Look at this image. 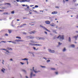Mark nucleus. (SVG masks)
Masks as SVG:
<instances>
[{
    "mask_svg": "<svg viewBox=\"0 0 78 78\" xmlns=\"http://www.w3.org/2000/svg\"><path fill=\"white\" fill-rule=\"evenodd\" d=\"M41 67H42V68L46 67H45V66H41Z\"/></svg>",
    "mask_w": 78,
    "mask_h": 78,
    "instance_id": "nucleus-48",
    "label": "nucleus"
},
{
    "mask_svg": "<svg viewBox=\"0 0 78 78\" xmlns=\"http://www.w3.org/2000/svg\"><path fill=\"white\" fill-rule=\"evenodd\" d=\"M14 11H12L11 12V14H14Z\"/></svg>",
    "mask_w": 78,
    "mask_h": 78,
    "instance_id": "nucleus-42",
    "label": "nucleus"
},
{
    "mask_svg": "<svg viewBox=\"0 0 78 78\" xmlns=\"http://www.w3.org/2000/svg\"><path fill=\"white\" fill-rule=\"evenodd\" d=\"M29 44L32 46H34V44H33L32 43H30Z\"/></svg>",
    "mask_w": 78,
    "mask_h": 78,
    "instance_id": "nucleus-15",
    "label": "nucleus"
},
{
    "mask_svg": "<svg viewBox=\"0 0 78 78\" xmlns=\"http://www.w3.org/2000/svg\"><path fill=\"white\" fill-rule=\"evenodd\" d=\"M1 8L2 9H6V8H5V7H2Z\"/></svg>",
    "mask_w": 78,
    "mask_h": 78,
    "instance_id": "nucleus-35",
    "label": "nucleus"
},
{
    "mask_svg": "<svg viewBox=\"0 0 78 78\" xmlns=\"http://www.w3.org/2000/svg\"><path fill=\"white\" fill-rule=\"evenodd\" d=\"M10 61H13V60H12V59L11 58V59H10Z\"/></svg>",
    "mask_w": 78,
    "mask_h": 78,
    "instance_id": "nucleus-55",
    "label": "nucleus"
},
{
    "mask_svg": "<svg viewBox=\"0 0 78 78\" xmlns=\"http://www.w3.org/2000/svg\"><path fill=\"white\" fill-rule=\"evenodd\" d=\"M36 76V75L33 74V71H31L30 74V78H32L33 76Z\"/></svg>",
    "mask_w": 78,
    "mask_h": 78,
    "instance_id": "nucleus-2",
    "label": "nucleus"
},
{
    "mask_svg": "<svg viewBox=\"0 0 78 78\" xmlns=\"http://www.w3.org/2000/svg\"><path fill=\"white\" fill-rule=\"evenodd\" d=\"M66 49L65 48H64L63 49V51L64 52V51H66Z\"/></svg>",
    "mask_w": 78,
    "mask_h": 78,
    "instance_id": "nucleus-28",
    "label": "nucleus"
},
{
    "mask_svg": "<svg viewBox=\"0 0 78 78\" xmlns=\"http://www.w3.org/2000/svg\"><path fill=\"white\" fill-rule=\"evenodd\" d=\"M58 45H61L62 44V43H61L60 42L58 43Z\"/></svg>",
    "mask_w": 78,
    "mask_h": 78,
    "instance_id": "nucleus-31",
    "label": "nucleus"
},
{
    "mask_svg": "<svg viewBox=\"0 0 78 78\" xmlns=\"http://www.w3.org/2000/svg\"><path fill=\"white\" fill-rule=\"evenodd\" d=\"M27 39H34V36L31 35L27 36Z\"/></svg>",
    "mask_w": 78,
    "mask_h": 78,
    "instance_id": "nucleus-3",
    "label": "nucleus"
},
{
    "mask_svg": "<svg viewBox=\"0 0 78 78\" xmlns=\"http://www.w3.org/2000/svg\"><path fill=\"white\" fill-rule=\"evenodd\" d=\"M5 5H11V4L9 3H6L5 4Z\"/></svg>",
    "mask_w": 78,
    "mask_h": 78,
    "instance_id": "nucleus-32",
    "label": "nucleus"
},
{
    "mask_svg": "<svg viewBox=\"0 0 78 78\" xmlns=\"http://www.w3.org/2000/svg\"><path fill=\"white\" fill-rule=\"evenodd\" d=\"M37 39H38L39 40H40V37H37Z\"/></svg>",
    "mask_w": 78,
    "mask_h": 78,
    "instance_id": "nucleus-41",
    "label": "nucleus"
},
{
    "mask_svg": "<svg viewBox=\"0 0 78 78\" xmlns=\"http://www.w3.org/2000/svg\"><path fill=\"white\" fill-rule=\"evenodd\" d=\"M29 6H27V9H29Z\"/></svg>",
    "mask_w": 78,
    "mask_h": 78,
    "instance_id": "nucleus-63",
    "label": "nucleus"
},
{
    "mask_svg": "<svg viewBox=\"0 0 78 78\" xmlns=\"http://www.w3.org/2000/svg\"><path fill=\"white\" fill-rule=\"evenodd\" d=\"M68 41L69 42H71V38H70V37H69V38Z\"/></svg>",
    "mask_w": 78,
    "mask_h": 78,
    "instance_id": "nucleus-23",
    "label": "nucleus"
},
{
    "mask_svg": "<svg viewBox=\"0 0 78 78\" xmlns=\"http://www.w3.org/2000/svg\"><path fill=\"white\" fill-rule=\"evenodd\" d=\"M2 50H5V51H8V50L5 49H2Z\"/></svg>",
    "mask_w": 78,
    "mask_h": 78,
    "instance_id": "nucleus-50",
    "label": "nucleus"
},
{
    "mask_svg": "<svg viewBox=\"0 0 78 78\" xmlns=\"http://www.w3.org/2000/svg\"><path fill=\"white\" fill-rule=\"evenodd\" d=\"M73 37V38H75V40H77V37H78V35L74 36Z\"/></svg>",
    "mask_w": 78,
    "mask_h": 78,
    "instance_id": "nucleus-12",
    "label": "nucleus"
},
{
    "mask_svg": "<svg viewBox=\"0 0 78 78\" xmlns=\"http://www.w3.org/2000/svg\"><path fill=\"white\" fill-rule=\"evenodd\" d=\"M50 61V60L48 59L47 60V62H49Z\"/></svg>",
    "mask_w": 78,
    "mask_h": 78,
    "instance_id": "nucleus-34",
    "label": "nucleus"
},
{
    "mask_svg": "<svg viewBox=\"0 0 78 78\" xmlns=\"http://www.w3.org/2000/svg\"><path fill=\"white\" fill-rule=\"evenodd\" d=\"M23 27V25H21V26H20V27Z\"/></svg>",
    "mask_w": 78,
    "mask_h": 78,
    "instance_id": "nucleus-52",
    "label": "nucleus"
},
{
    "mask_svg": "<svg viewBox=\"0 0 78 78\" xmlns=\"http://www.w3.org/2000/svg\"><path fill=\"white\" fill-rule=\"evenodd\" d=\"M20 64H21L22 65H23V64H25L24 63H22V62H20Z\"/></svg>",
    "mask_w": 78,
    "mask_h": 78,
    "instance_id": "nucleus-40",
    "label": "nucleus"
},
{
    "mask_svg": "<svg viewBox=\"0 0 78 78\" xmlns=\"http://www.w3.org/2000/svg\"><path fill=\"white\" fill-rule=\"evenodd\" d=\"M76 0H73V2H76Z\"/></svg>",
    "mask_w": 78,
    "mask_h": 78,
    "instance_id": "nucleus-62",
    "label": "nucleus"
},
{
    "mask_svg": "<svg viewBox=\"0 0 78 78\" xmlns=\"http://www.w3.org/2000/svg\"><path fill=\"white\" fill-rule=\"evenodd\" d=\"M28 59L27 58H24V61H27L28 60Z\"/></svg>",
    "mask_w": 78,
    "mask_h": 78,
    "instance_id": "nucleus-47",
    "label": "nucleus"
},
{
    "mask_svg": "<svg viewBox=\"0 0 78 78\" xmlns=\"http://www.w3.org/2000/svg\"><path fill=\"white\" fill-rule=\"evenodd\" d=\"M43 59H44L47 60V58L45 57H43Z\"/></svg>",
    "mask_w": 78,
    "mask_h": 78,
    "instance_id": "nucleus-53",
    "label": "nucleus"
},
{
    "mask_svg": "<svg viewBox=\"0 0 78 78\" xmlns=\"http://www.w3.org/2000/svg\"><path fill=\"white\" fill-rule=\"evenodd\" d=\"M44 33H45V34H47V32H44Z\"/></svg>",
    "mask_w": 78,
    "mask_h": 78,
    "instance_id": "nucleus-57",
    "label": "nucleus"
},
{
    "mask_svg": "<svg viewBox=\"0 0 78 78\" xmlns=\"http://www.w3.org/2000/svg\"><path fill=\"white\" fill-rule=\"evenodd\" d=\"M5 36H8V34H5Z\"/></svg>",
    "mask_w": 78,
    "mask_h": 78,
    "instance_id": "nucleus-51",
    "label": "nucleus"
},
{
    "mask_svg": "<svg viewBox=\"0 0 78 78\" xmlns=\"http://www.w3.org/2000/svg\"><path fill=\"white\" fill-rule=\"evenodd\" d=\"M7 42H12V44H16V43L14 41H8Z\"/></svg>",
    "mask_w": 78,
    "mask_h": 78,
    "instance_id": "nucleus-9",
    "label": "nucleus"
},
{
    "mask_svg": "<svg viewBox=\"0 0 78 78\" xmlns=\"http://www.w3.org/2000/svg\"><path fill=\"white\" fill-rule=\"evenodd\" d=\"M70 47H72V48H74L75 45L74 44H71L69 46Z\"/></svg>",
    "mask_w": 78,
    "mask_h": 78,
    "instance_id": "nucleus-13",
    "label": "nucleus"
},
{
    "mask_svg": "<svg viewBox=\"0 0 78 78\" xmlns=\"http://www.w3.org/2000/svg\"><path fill=\"white\" fill-rule=\"evenodd\" d=\"M46 24H50V22L49 21H46L45 22Z\"/></svg>",
    "mask_w": 78,
    "mask_h": 78,
    "instance_id": "nucleus-10",
    "label": "nucleus"
},
{
    "mask_svg": "<svg viewBox=\"0 0 78 78\" xmlns=\"http://www.w3.org/2000/svg\"><path fill=\"white\" fill-rule=\"evenodd\" d=\"M34 67H33V70L34 72H35V73H38V72H40V71H35V70H34Z\"/></svg>",
    "mask_w": 78,
    "mask_h": 78,
    "instance_id": "nucleus-7",
    "label": "nucleus"
},
{
    "mask_svg": "<svg viewBox=\"0 0 78 78\" xmlns=\"http://www.w3.org/2000/svg\"><path fill=\"white\" fill-rule=\"evenodd\" d=\"M69 0H63V2L64 3H65V2H68Z\"/></svg>",
    "mask_w": 78,
    "mask_h": 78,
    "instance_id": "nucleus-24",
    "label": "nucleus"
},
{
    "mask_svg": "<svg viewBox=\"0 0 78 78\" xmlns=\"http://www.w3.org/2000/svg\"><path fill=\"white\" fill-rule=\"evenodd\" d=\"M30 42H31V43H34V44H36V43H39V42L35 41L33 40H31Z\"/></svg>",
    "mask_w": 78,
    "mask_h": 78,
    "instance_id": "nucleus-5",
    "label": "nucleus"
},
{
    "mask_svg": "<svg viewBox=\"0 0 78 78\" xmlns=\"http://www.w3.org/2000/svg\"><path fill=\"white\" fill-rule=\"evenodd\" d=\"M25 10L26 11H28V9H25Z\"/></svg>",
    "mask_w": 78,
    "mask_h": 78,
    "instance_id": "nucleus-60",
    "label": "nucleus"
},
{
    "mask_svg": "<svg viewBox=\"0 0 78 78\" xmlns=\"http://www.w3.org/2000/svg\"><path fill=\"white\" fill-rule=\"evenodd\" d=\"M45 38L44 37H40V40H44Z\"/></svg>",
    "mask_w": 78,
    "mask_h": 78,
    "instance_id": "nucleus-16",
    "label": "nucleus"
},
{
    "mask_svg": "<svg viewBox=\"0 0 78 78\" xmlns=\"http://www.w3.org/2000/svg\"><path fill=\"white\" fill-rule=\"evenodd\" d=\"M4 14H8V12H4L3 13Z\"/></svg>",
    "mask_w": 78,
    "mask_h": 78,
    "instance_id": "nucleus-44",
    "label": "nucleus"
},
{
    "mask_svg": "<svg viewBox=\"0 0 78 78\" xmlns=\"http://www.w3.org/2000/svg\"><path fill=\"white\" fill-rule=\"evenodd\" d=\"M58 13V12L57 11H54L51 12L52 14H56Z\"/></svg>",
    "mask_w": 78,
    "mask_h": 78,
    "instance_id": "nucleus-8",
    "label": "nucleus"
},
{
    "mask_svg": "<svg viewBox=\"0 0 78 78\" xmlns=\"http://www.w3.org/2000/svg\"><path fill=\"white\" fill-rule=\"evenodd\" d=\"M24 2H30V0H24Z\"/></svg>",
    "mask_w": 78,
    "mask_h": 78,
    "instance_id": "nucleus-27",
    "label": "nucleus"
},
{
    "mask_svg": "<svg viewBox=\"0 0 78 78\" xmlns=\"http://www.w3.org/2000/svg\"><path fill=\"white\" fill-rule=\"evenodd\" d=\"M16 37V38L19 39H21V37Z\"/></svg>",
    "mask_w": 78,
    "mask_h": 78,
    "instance_id": "nucleus-26",
    "label": "nucleus"
},
{
    "mask_svg": "<svg viewBox=\"0 0 78 78\" xmlns=\"http://www.w3.org/2000/svg\"><path fill=\"white\" fill-rule=\"evenodd\" d=\"M32 56H33L34 57L35 56L34 55V54H33V53H32Z\"/></svg>",
    "mask_w": 78,
    "mask_h": 78,
    "instance_id": "nucleus-54",
    "label": "nucleus"
},
{
    "mask_svg": "<svg viewBox=\"0 0 78 78\" xmlns=\"http://www.w3.org/2000/svg\"><path fill=\"white\" fill-rule=\"evenodd\" d=\"M36 33V32L35 31L31 32H30V34H32L33 33V34H34Z\"/></svg>",
    "mask_w": 78,
    "mask_h": 78,
    "instance_id": "nucleus-25",
    "label": "nucleus"
},
{
    "mask_svg": "<svg viewBox=\"0 0 78 78\" xmlns=\"http://www.w3.org/2000/svg\"><path fill=\"white\" fill-rule=\"evenodd\" d=\"M52 32H53V33H56V34L57 33H56V30H52Z\"/></svg>",
    "mask_w": 78,
    "mask_h": 78,
    "instance_id": "nucleus-18",
    "label": "nucleus"
},
{
    "mask_svg": "<svg viewBox=\"0 0 78 78\" xmlns=\"http://www.w3.org/2000/svg\"><path fill=\"white\" fill-rule=\"evenodd\" d=\"M60 37V40H64V35H59L57 37V39H59Z\"/></svg>",
    "mask_w": 78,
    "mask_h": 78,
    "instance_id": "nucleus-1",
    "label": "nucleus"
},
{
    "mask_svg": "<svg viewBox=\"0 0 78 78\" xmlns=\"http://www.w3.org/2000/svg\"><path fill=\"white\" fill-rule=\"evenodd\" d=\"M23 40H22L20 39H18L16 40H15L14 42H15L16 43V42H23Z\"/></svg>",
    "mask_w": 78,
    "mask_h": 78,
    "instance_id": "nucleus-4",
    "label": "nucleus"
},
{
    "mask_svg": "<svg viewBox=\"0 0 78 78\" xmlns=\"http://www.w3.org/2000/svg\"><path fill=\"white\" fill-rule=\"evenodd\" d=\"M48 50L50 53H54L55 52V51H54L53 50H51L50 49H48Z\"/></svg>",
    "mask_w": 78,
    "mask_h": 78,
    "instance_id": "nucleus-6",
    "label": "nucleus"
},
{
    "mask_svg": "<svg viewBox=\"0 0 78 78\" xmlns=\"http://www.w3.org/2000/svg\"><path fill=\"white\" fill-rule=\"evenodd\" d=\"M27 65L28 64V61H27Z\"/></svg>",
    "mask_w": 78,
    "mask_h": 78,
    "instance_id": "nucleus-64",
    "label": "nucleus"
},
{
    "mask_svg": "<svg viewBox=\"0 0 78 78\" xmlns=\"http://www.w3.org/2000/svg\"><path fill=\"white\" fill-rule=\"evenodd\" d=\"M34 25V24H32L31 25V26H33Z\"/></svg>",
    "mask_w": 78,
    "mask_h": 78,
    "instance_id": "nucleus-59",
    "label": "nucleus"
},
{
    "mask_svg": "<svg viewBox=\"0 0 78 78\" xmlns=\"http://www.w3.org/2000/svg\"><path fill=\"white\" fill-rule=\"evenodd\" d=\"M1 42H4V43H5V42H6V41H1Z\"/></svg>",
    "mask_w": 78,
    "mask_h": 78,
    "instance_id": "nucleus-39",
    "label": "nucleus"
},
{
    "mask_svg": "<svg viewBox=\"0 0 78 78\" xmlns=\"http://www.w3.org/2000/svg\"><path fill=\"white\" fill-rule=\"evenodd\" d=\"M34 45H36V46H42L41 45L39 44H34Z\"/></svg>",
    "mask_w": 78,
    "mask_h": 78,
    "instance_id": "nucleus-14",
    "label": "nucleus"
},
{
    "mask_svg": "<svg viewBox=\"0 0 78 78\" xmlns=\"http://www.w3.org/2000/svg\"><path fill=\"white\" fill-rule=\"evenodd\" d=\"M35 8H38L39 7V6L37 5H36L35 6Z\"/></svg>",
    "mask_w": 78,
    "mask_h": 78,
    "instance_id": "nucleus-38",
    "label": "nucleus"
},
{
    "mask_svg": "<svg viewBox=\"0 0 78 78\" xmlns=\"http://www.w3.org/2000/svg\"><path fill=\"white\" fill-rule=\"evenodd\" d=\"M23 72H25V73H26V71L24 69L23 70Z\"/></svg>",
    "mask_w": 78,
    "mask_h": 78,
    "instance_id": "nucleus-43",
    "label": "nucleus"
},
{
    "mask_svg": "<svg viewBox=\"0 0 78 78\" xmlns=\"http://www.w3.org/2000/svg\"><path fill=\"white\" fill-rule=\"evenodd\" d=\"M51 69L52 70H55V69L54 68H51Z\"/></svg>",
    "mask_w": 78,
    "mask_h": 78,
    "instance_id": "nucleus-33",
    "label": "nucleus"
},
{
    "mask_svg": "<svg viewBox=\"0 0 78 78\" xmlns=\"http://www.w3.org/2000/svg\"><path fill=\"white\" fill-rule=\"evenodd\" d=\"M2 71L3 73H5V69L4 68H2Z\"/></svg>",
    "mask_w": 78,
    "mask_h": 78,
    "instance_id": "nucleus-19",
    "label": "nucleus"
},
{
    "mask_svg": "<svg viewBox=\"0 0 78 78\" xmlns=\"http://www.w3.org/2000/svg\"><path fill=\"white\" fill-rule=\"evenodd\" d=\"M19 2L20 3H22V2H25V1L24 0H20Z\"/></svg>",
    "mask_w": 78,
    "mask_h": 78,
    "instance_id": "nucleus-22",
    "label": "nucleus"
},
{
    "mask_svg": "<svg viewBox=\"0 0 78 78\" xmlns=\"http://www.w3.org/2000/svg\"><path fill=\"white\" fill-rule=\"evenodd\" d=\"M58 72H55V74H56V75H58Z\"/></svg>",
    "mask_w": 78,
    "mask_h": 78,
    "instance_id": "nucleus-61",
    "label": "nucleus"
},
{
    "mask_svg": "<svg viewBox=\"0 0 78 78\" xmlns=\"http://www.w3.org/2000/svg\"><path fill=\"white\" fill-rule=\"evenodd\" d=\"M76 19H78V15H76Z\"/></svg>",
    "mask_w": 78,
    "mask_h": 78,
    "instance_id": "nucleus-46",
    "label": "nucleus"
},
{
    "mask_svg": "<svg viewBox=\"0 0 78 78\" xmlns=\"http://www.w3.org/2000/svg\"><path fill=\"white\" fill-rule=\"evenodd\" d=\"M28 53H29V54H33V52L32 51H29L28 52Z\"/></svg>",
    "mask_w": 78,
    "mask_h": 78,
    "instance_id": "nucleus-29",
    "label": "nucleus"
},
{
    "mask_svg": "<svg viewBox=\"0 0 78 78\" xmlns=\"http://www.w3.org/2000/svg\"><path fill=\"white\" fill-rule=\"evenodd\" d=\"M49 19L50 20H51V19H53V18H54V17L53 16H51V17H49Z\"/></svg>",
    "mask_w": 78,
    "mask_h": 78,
    "instance_id": "nucleus-20",
    "label": "nucleus"
},
{
    "mask_svg": "<svg viewBox=\"0 0 78 78\" xmlns=\"http://www.w3.org/2000/svg\"><path fill=\"white\" fill-rule=\"evenodd\" d=\"M45 30L46 31H48V32H50V30L47 29V28H46V29H45Z\"/></svg>",
    "mask_w": 78,
    "mask_h": 78,
    "instance_id": "nucleus-30",
    "label": "nucleus"
},
{
    "mask_svg": "<svg viewBox=\"0 0 78 78\" xmlns=\"http://www.w3.org/2000/svg\"><path fill=\"white\" fill-rule=\"evenodd\" d=\"M33 11H34V12H36V13H37V12L36 11V10H33Z\"/></svg>",
    "mask_w": 78,
    "mask_h": 78,
    "instance_id": "nucleus-37",
    "label": "nucleus"
},
{
    "mask_svg": "<svg viewBox=\"0 0 78 78\" xmlns=\"http://www.w3.org/2000/svg\"><path fill=\"white\" fill-rule=\"evenodd\" d=\"M40 27H41V28H43L44 30H45V29H46V27L44 26H42V25H40Z\"/></svg>",
    "mask_w": 78,
    "mask_h": 78,
    "instance_id": "nucleus-17",
    "label": "nucleus"
},
{
    "mask_svg": "<svg viewBox=\"0 0 78 78\" xmlns=\"http://www.w3.org/2000/svg\"><path fill=\"white\" fill-rule=\"evenodd\" d=\"M23 34H27V33H25V32H24V33H23Z\"/></svg>",
    "mask_w": 78,
    "mask_h": 78,
    "instance_id": "nucleus-58",
    "label": "nucleus"
},
{
    "mask_svg": "<svg viewBox=\"0 0 78 78\" xmlns=\"http://www.w3.org/2000/svg\"><path fill=\"white\" fill-rule=\"evenodd\" d=\"M33 49H34V50H36V48H35L34 47H33Z\"/></svg>",
    "mask_w": 78,
    "mask_h": 78,
    "instance_id": "nucleus-49",
    "label": "nucleus"
},
{
    "mask_svg": "<svg viewBox=\"0 0 78 78\" xmlns=\"http://www.w3.org/2000/svg\"><path fill=\"white\" fill-rule=\"evenodd\" d=\"M7 49H8V50H12V48H9V47H8Z\"/></svg>",
    "mask_w": 78,
    "mask_h": 78,
    "instance_id": "nucleus-21",
    "label": "nucleus"
},
{
    "mask_svg": "<svg viewBox=\"0 0 78 78\" xmlns=\"http://www.w3.org/2000/svg\"><path fill=\"white\" fill-rule=\"evenodd\" d=\"M8 31L9 33H11V30H9Z\"/></svg>",
    "mask_w": 78,
    "mask_h": 78,
    "instance_id": "nucleus-36",
    "label": "nucleus"
},
{
    "mask_svg": "<svg viewBox=\"0 0 78 78\" xmlns=\"http://www.w3.org/2000/svg\"><path fill=\"white\" fill-rule=\"evenodd\" d=\"M50 26H51V27H55V26H56V24L54 23H52L50 24Z\"/></svg>",
    "mask_w": 78,
    "mask_h": 78,
    "instance_id": "nucleus-11",
    "label": "nucleus"
},
{
    "mask_svg": "<svg viewBox=\"0 0 78 78\" xmlns=\"http://www.w3.org/2000/svg\"><path fill=\"white\" fill-rule=\"evenodd\" d=\"M30 7H33V6H34V5H31L30 6Z\"/></svg>",
    "mask_w": 78,
    "mask_h": 78,
    "instance_id": "nucleus-45",
    "label": "nucleus"
},
{
    "mask_svg": "<svg viewBox=\"0 0 78 78\" xmlns=\"http://www.w3.org/2000/svg\"><path fill=\"white\" fill-rule=\"evenodd\" d=\"M55 8H59V7L58 6H56Z\"/></svg>",
    "mask_w": 78,
    "mask_h": 78,
    "instance_id": "nucleus-56",
    "label": "nucleus"
}]
</instances>
